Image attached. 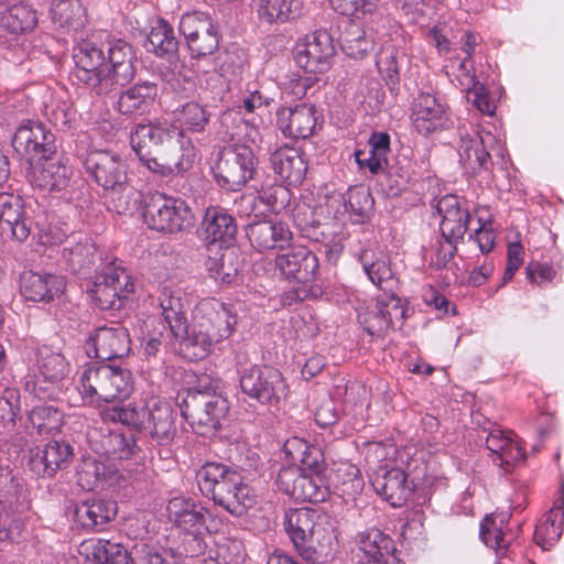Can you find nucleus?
<instances>
[{"label":"nucleus","mask_w":564,"mask_h":564,"mask_svg":"<svg viewBox=\"0 0 564 564\" xmlns=\"http://www.w3.org/2000/svg\"><path fill=\"white\" fill-rule=\"evenodd\" d=\"M130 145L141 166L160 178L184 175L196 158V149L182 128L158 120L135 124Z\"/></svg>","instance_id":"f257e3e1"},{"label":"nucleus","mask_w":564,"mask_h":564,"mask_svg":"<svg viewBox=\"0 0 564 564\" xmlns=\"http://www.w3.org/2000/svg\"><path fill=\"white\" fill-rule=\"evenodd\" d=\"M236 324L230 305L214 299L202 301L193 312L192 324L186 325V334L180 337V354L189 361L204 359L212 346L229 337Z\"/></svg>","instance_id":"f03ea898"},{"label":"nucleus","mask_w":564,"mask_h":564,"mask_svg":"<svg viewBox=\"0 0 564 564\" xmlns=\"http://www.w3.org/2000/svg\"><path fill=\"white\" fill-rule=\"evenodd\" d=\"M108 415L115 422L144 431L149 435L152 446L162 447L166 456L171 454L170 446L176 437L177 427L176 414L169 401L151 398L144 403L113 406L109 410Z\"/></svg>","instance_id":"7ed1b4c3"},{"label":"nucleus","mask_w":564,"mask_h":564,"mask_svg":"<svg viewBox=\"0 0 564 564\" xmlns=\"http://www.w3.org/2000/svg\"><path fill=\"white\" fill-rule=\"evenodd\" d=\"M284 524L293 547L307 564L326 563L332 557L336 538L317 510L291 509Z\"/></svg>","instance_id":"20e7f679"},{"label":"nucleus","mask_w":564,"mask_h":564,"mask_svg":"<svg viewBox=\"0 0 564 564\" xmlns=\"http://www.w3.org/2000/svg\"><path fill=\"white\" fill-rule=\"evenodd\" d=\"M80 380L82 395L90 403L123 400L133 391L130 370L107 362H89Z\"/></svg>","instance_id":"39448f33"},{"label":"nucleus","mask_w":564,"mask_h":564,"mask_svg":"<svg viewBox=\"0 0 564 564\" xmlns=\"http://www.w3.org/2000/svg\"><path fill=\"white\" fill-rule=\"evenodd\" d=\"M259 159L246 143L224 147L213 166L216 183L226 191H241L258 174Z\"/></svg>","instance_id":"423d86ee"},{"label":"nucleus","mask_w":564,"mask_h":564,"mask_svg":"<svg viewBox=\"0 0 564 564\" xmlns=\"http://www.w3.org/2000/svg\"><path fill=\"white\" fill-rule=\"evenodd\" d=\"M142 215L150 229L162 234L184 232L195 224V216L185 200L162 193L145 199Z\"/></svg>","instance_id":"0eeeda50"},{"label":"nucleus","mask_w":564,"mask_h":564,"mask_svg":"<svg viewBox=\"0 0 564 564\" xmlns=\"http://www.w3.org/2000/svg\"><path fill=\"white\" fill-rule=\"evenodd\" d=\"M182 416L200 436H212L220 427L229 404L227 399L209 391L191 390L180 405Z\"/></svg>","instance_id":"6e6552de"},{"label":"nucleus","mask_w":564,"mask_h":564,"mask_svg":"<svg viewBox=\"0 0 564 564\" xmlns=\"http://www.w3.org/2000/svg\"><path fill=\"white\" fill-rule=\"evenodd\" d=\"M91 300L104 311H120L128 295L134 292V284L126 269L108 264L94 281L87 282Z\"/></svg>","instance_id":"1a4fd4ad"},{"label":"nucleus","mask_w":564,"mask_h":564,"mask_svg":"<svg viewBox=\"0 0 564 564\" xmlns=\"http://www.w3.org/2000/svg\"><path fill=\"white\" fill-rule=\"evenodd\" d=\"M12 147L31 164L51 161L57 152L55 134L45 123L34 120H28L18 128Z\"/></svg>","instance_id":"9d476101"},{"label":"nucleus","mask_w":564,"mask_h":564,"mask_svg":"<svg viewBox=\"0 0 564 564\" xmlns=\"http://www.w3.org/2000/svg\"><path fill=\"white\" fill-rule=\"evenodd\" d=\"M243 393L261 404L278 405L289 394V387L281 371L274 367H252L240 378Z\"/></svg>","instance_id":"9b49d317"},{"label":"nucleus","mask_w":564,"mask_h":564,"mask_svg":"<svg viewBox=\"0 0 564 564\" xmlns=\"http://www.w3.org/2000/svg\"><path fill=\"white\" fill-rule=\"evenodd\" d=\"M358 322L370 336L382 337L395 322L406 317V308L395 294H383L375 302L360 305L357 310Z\"/></svg>","instance_id":"f8f14e48"},{"label":"nucleus","mask_w":564,"mask_h":564,"mask_svg":"<svg viewBox=\"0 0 564 564\" xmlns=\"http://www.w3.org/2000/svg\"><path fill=\"white\" fill-rule=\"evenodd\" d=\"M107 52L109 67L106 66L104 77L105 96L118 94L134 79L138 62L134 47L122 39L109 42Z\"/></svg>","instance_id":"ddd939ff"},{"label":"nucleus","mask_w":564,"mask_h":564,"mask_svg":"<svg viewBox=\"0 0 564 564\" xmlns=\"http://www.w3.org/2000/svg\"><path fill=\"white\" fill-rule=\"evenodd\" d=\"M276 488L296 501L318 503L329 490L325 478H312L296 465L282 466L275 479Z\"/></svg>","instance_id":"4468645a"},{"label":"nucleus","mask_w":564,"mask_h":564,"mask_svg":"<svg viewBox=\"0 0 564 564\" xmlns=\"http://www.w3.org/2000/svg\"><path fill=\"white\" fill-rule=\"evenodd\" d=\"M178 30L186 39L187 46L195 57L210 55L219 46L218 28L205 12L194 11L183 14Z\"/></svg>","instance_id":"2eb2a0df"},{"label":"nucleus","mask_w":564,"mask_h":564,"mask_svg":"<svg viewBox=\"0 0 564 564\" xmlns=\"http://www.w3.org/2000/svg\"><path fill=\"white\" fill-rule=\"evenodd\" d=\"M335 52L332 35L326 30H317L296 43L294 61L308 74L324 73L330 67Z\"/></svg>","instance_id":"dca6fc26"},{"label":"nucleus","mask_w":564,"mask_h":564,"mask_svg":"<svg viewBox=\"0 0 564 564\" xmlns=\"http://www.w3.org/2000/svg\"><path fill=\"white\" fill-rule=\"evenodd\" d=\"M75 77L98 96H105L106 57L100 45L89 40L74 48Z\"/></svg>","instance_id":"f3484780"},{"label":"nucleus","mask_w":564,"mask_h":564,"mask_svg":"<svg viewBox=\"0 0 564 564\" xmlns=\"http://www.w3.org/2000/svg\"><path fill=\"white\" fill-rule=\"evenodd\" d=\"M86 173L105 191L121 186L128 181L127 164L111 151L94 150L84 160Z\"/></svg>","instance_id":"a211bd4d"},{"label":"nucleus","mask_w":564,"mask_h":564,"mask_svg":"<svg viewBox=\"0 0 564 564\" xmlns=\"http://www.w3.org/2000/svg\"><path fill=\"white\" fill-rule=\"evenodd\" d=\"M274 263L282 278L304 285L315 280L319 269L316 254L303 246L279 253Z\"/></svg>","instance_id":"6ab92c4d"},{"label":"nucleus","mask_w":564,"mask_h":564,"mask_svg":"<svg viewBox=\"0 0 564 564\" xmlns=\"http://www.w3.org/2000/svg\"><path fill=\"white\" fill-rule=\"evenodd\" d=\"M97 361L107 362L123 359L131 351V338L127 327L119 323L100 326L89 336Z\"/></svg>","instance_id":"aec40b11"},{"label":"nucleus","mask_w":564,"mask_h":564,"mask_svg":"<svg viewBox=\"0 0 564 564\" xmlns=\"http://www.w3.org/2000/svg\"><path fill=\"white\" fill-rule=\"evenodd\" d=\"M74 457V449L64 441H50L43 447L30 451L28 466L42 478H53L58 470L68 468Z\"/></svg>","instance_id":"412c9836"},{"label":"nucleus","mask_w":564,"mask_h":564,"mask_svg":"<svg viewBox=\"0 0 564 564\" xmlns=\"http://www.w3.org/2000/svg\"><path fill=\"white\" fill-rule=\"evenodd\" d=\"M200 236L208 245L219 243L220 248L232 247L237 238L235 217L220 206H209L200 224Z\"/></svg>","instance_id":"4be33fe9"},{"label":"nucleus","mask_w":564,"mask_h":564,"mask_svg":"<svg viewBox=\"0 0 564 564\" xmlns=\"http://www.w3.org/2000/svg\"><path fill=\"white\" fill-rule=\"evenodd\" d=\"M371 485L376 492L392 507L402 506L412 492L406 473L399 467H389L387 464L379 466L375 471Z\"/></svg>","instance_id":"5701e85b"},{"label":"nucleus","mask_w":564,"mask_h":564,"mask_svg":"<svg viewBox=\"0 0 564 564\" xmlns=\"http://www.w3.org/2000/svg\"><path fill=\"white\" fill-rule=\"evenodd\" d=\"M276 122L285 137L306 139L314 133L318 123V115L314 105L300 104L294 108L279 109Z\"/></svg>","instance_id":"b1692460"},{"label":"nucleus","mask_w":564,"mask_h":564,"mask_svg":"<svg viewBox=\"0 0 564 564\" xmlns=\"http://www.w3.org/2000/svg\"><path fill=\"white\" fill-rule=\"evenodd\" d=\"M436 212L442 217L440 225L442 239L459 242L468 230L471 219L469 212L463 208L455 195L443 196L436 205Z\"/></svg>","instance_id":"393cba45"},{"label":"nucleus","mask_w":564,"mask_h":564,"mask_svg":"<svg viewBox=\"0 0 564 564\" xmlns=\"http://www.w3.org/2000/svg\"><path fill=\"white\" fill-rule=\"evenodd\" d=\"M0 223L2 229L7 227L17 241L29 238L33 221L25 212L22 196L12 192L0 193Z\"/></svg>","instance_id":"a878e982"},{"label":"nucleus","mask_w":564,"mask_h":564,"mask_svg":"<svg viewBox=\"0 0 564 564\" xmlns=\"http://www.w3.org/2000/svg\"><path fill=\"white\" fill-rule=\"evenodd\" d=\"M251 246L263 252L267 250H283L290 247L293 234L282 221L260 220L250 224L246 230Z\"/></svg>","instance_id":"bb28decb"},{"label":"nucleus","mask_w":564,"mask_h":564,"mask_svg":"<svg viewBox=\"0 0 564 564\" xmlns=\"http://www.w3.org/2000/svg\"><path fill=\"white\" fill-rule=\"evenodd\" d=\"M270 166L275 174V182L292 186L300 185L307 173V161L294 148L282 147L270 154Z\"/></svg>","instance_id":"cd10ccee"},{"label":"nucleus","mask_w":564,"mask_h":564,"mask_svg":"<svg viewBox=\"0 0 564 564\" xmlns=\"http://www.w3.org/2000/svg\"><path fill=\"white\" fill-rule=\"evenodd\" d=\"M166 514L175 527L195 535L205 527L208 511L192 498L174 497L167 502Z\"/></svg>","instance_id":"c85d7f7f"},{"label":"nucleus","mask_w":564,"mask_h":564,"mask_svg":"<svg viewBox=\"0 0 564 564\" xmlns=\"http://www.w3.org/2000/svg\"><path fill=\"white\" fill-rule=\"evenodd\" d=\"M158 91V85L150 80L139 82L124 90L120 89L116 109L124 116L150 113L155 104Z\"/></svg>","instance_id":"c756f323"},{"label":"nucleus","mask_w":564,"mask_h":564,"mask_svg":"<svg viewBox=\"0 0 564 564\" xmlns=\"http://www.w3.org/2000/svg\"><path fill=\"white\" fill-rule=\"evenodd\" d=\"M64 289V279L55 274L29 271L21 275L20 292L26 301L51 302L59 296Z\"/></svg>","instance_id":"7c9ffc66"},{"label":"nucleus","mask_w":564,"mask_h":564,"mask_svg":"<svg viewBox=\"0 0 564 564\" xmlns=\"http://www.w3.org/2000/svg\"><path fill=\"white\" fill-rule=\"evenodd\" d=\"M79 554L85 564H133L132 547L104 539H90L80 543Z\"/></svg>","instance_id":"2f4dec72"},{"label":"nucleus","mask_w":564,"mask_h":564,"mask_svg":"<svg viewBox=\"0 0 564 564\" xmlns=\"http://www.w3.org/2000/svg\"><path fill=\"white\" fill-rule=\"evenodd\" d=\"M359 260L369 280L384 294H395L399 280L391 269L388 254L381 250L366 248L361 251Z\"/></svg>","instance_id":"473e14b6"},{"label":"nucleus","mask_w":564,"mask_h":564,"mask_svg":"<svg viewBox=\"0 0 564 564\" xmlns=\"http://www.w3.org/2000/svg\"><path fill=\"white\" fill-rule=\"evenodd\" d=\"M212 500L229 513L240 517L256 503V495L240 475L232 481H228L227 486L219 490Z\"/></svg>","instance_id":"72a5a7b5"},{"label":"nucleus","mask_w":564,"mask_h":564,"mask_svg":"<svg viewBox=\"0 0 564 564\" xmlns=\"http://www.w3.org/2000/svg\"><path fill=\"white\" fill-rule=\"evenodd\" d=\"M241 474L234 467L216 460L205 462L196 470V481L202 494L213 498L219 490L227 486Z\"/></svg>","instance_id":"f704fd0d"},{"label":"nucleus","mask_w":564,"mask_h":564,"mask_svg":"<svg viewBox=\"0 0 564 564\" xmlns=\"http://www.w3.org/2000/svg\"><path fill=\"white\" fill-rule=\"evenodd\" d=\"M251 7L261 21L282 24L303 14L304 0H251Z\"/></svg>","instance_id":"c9c22d12"},{"label":"nucleus","mask_w":564,"mask_h":564,"mask_svg":"<svg viewBox=\"0 0 564 564\" xmlns=\"http://www.w3.org/2000/svg\"><path fill=\"white\" fill-rule=\"evenodd\" d=\"M459 163L466 174L475 176L489 170L491 156L485 148V138L475 134L462 137L458 145Z\"/></svg>","instance_id":"e433bc0d"},{"label":"nucleus","mask_w":564,"mask_h":564,"mask_svg":"<svg viewBox=\"0 0 564 564\" xmlns=\"http://www.w3.org/2000/svg\"><path fill=\"white\" fill-rule=\"evenodd\" d=\"M311 220L302 219L299 213L295 216V223L306 238L324 246L325 254L329 261H335L343 251V245L335 236L334 226L316 220L313 213H311Z\"/></svg>","instance_id":"4c0bfd02"},{"label":"nucleus","mask_w":564,"mask_h":564,"mask_svg":"<svg viewBox=\"0 0 564 564\" xmlns=\"http://www.w3.org/2000/svg\"><path fill=\"white\" fill-rule=\"evenodd\" d=\"M405 52L392 44H384L376 55V65L391 91L398 90L401 73L408 66Z\"/></svg>","instance_id":"58836bf2"},{"label":"nucleus","mask_w":564,"mask_h":564,"mask_svg":"<svg viewBox=\"0 0 564 564\" xmlns=\"http://www.w3.org/2000/svg\"><path fill=\"white\" fill-rule=\"evenodd\" d=\"M370 148L367 153L364 150L355 152L356 162L360 167H367L371 174H378L389 165L392 156L390 135L387 132H373L369 140Z\"/></svg>","instance_id":"ea45409f"},{"label":"nucleus","mask_w":564,"mask_h":564,"mask_svg":"<svg viewBox=\"0 0 564 564\" xmlns=\"http://www.w3.org/2000/svg\"><path fill=\"white\" fill-rule=\"evenodd\" d=\"M445 116V109L435 96L422 93L415 100L413 108V123L415 129L422 134H430L442 127Z\"/></svg>","instance_id":"a19ab883"},{"label":"nucleus","mask_w":564,"mask_h":564,"mask_svg":"<svg viewBox=\"0 0 564 564\" xmlns=\"http://www.w3.org/2000/svg\"><path fill=\"white\" fill-rule=\"evenodd\" d=\"M116 513L113 501L93 499L75 506L74 521L84 529L93 530L111 521Z\"/></svg>","instance_id":"79ce46f5"},{"label":"nucleus","mask_w":564,"mask_h":564,"mask_svg":"<svg viewBox=\"0 0 564 564\" xmlns=\"http://www.w3.org/2000/svg\"><path fill=\"white\" fill-rule=\"evenodd\" d=\"M178 44L173 26L167 21L159 19L152 25L144 46L148 52L171 59L176 55Z\"/></svg>","instance_id":"37998d69"},{"label":"nucleus","mask_w":564,"mask_h":564,"mask_svg":"<svg viewBox=\"0 0 564 564\" xmlns=\"http://www.w3.org/2000/svg\"><path fill=\"white\" fill-rule=\"evenodd\" d=\"M72 175V167L66 164L45 161V164L34 172L32 184L43 191L61 192L68 187Z\"/></svg>","instance_id":"c03bdc74"},{"label":"nucleus","mask_w":564,"mask_h":564,"mask_svg":"<svg viewBox=\"0 0 564 564\" xmlns=\"http://www.w3.org/2000/svg\"><path fill=\"white\" fill-rule=\"evenodd\" d=\"M224 249L219 258L209 257L205 265L212 279L220 284L230 285L238 278L242 263L235 249L231 247Z\"/></svg>","instance_id":"a18cd8bd"},{"label":"nucleus","mask_w":564,"mask_h":564,"mask_svg":"<svg viewBox=\"0 0 564 564\" xmlns=\"http://www.w3.org/2000/svg\"><path fill=\"white\" fill-rule=\"evenodd\" d=\"M63 258L68 269L80 275L89 274L100 260L95 243L88 239L64 248Z\"/></svg>","instance_id":"49530a36"},{"label":"nucleus","mask_w":564,"mask_h":564,"mask_svg":"<svg viewBox=\"0 0 564 564\" xmlns=\"http://www.w3.org/2000/svg\"><path fill=\"white\" fill-rule=\"evenodd\" d=\"M345 210L354 224H365L370 219L375 199L370 188L365 185L350 187L341 197Z\"/></svg>","instance_id":"de8ad7c7"},{"label":"nucleus","mask_w":564,"mask_h":564,"mask_svg":"<svg viewBox=\"0 0 564 564\" xmlns=\"http://www.w3.org/2000/svg\"><path fill=\"white\" fill-rule=\"evenodd\" d=\"M411 153L412 150L406 148L397 154H392L389 165L382 171L391 181L390 194L392 196L400 195L410 184L412 174Z\"/></svg>","instance_id":"09e8293b"},{"label":"nucleus","mask_w":564,"mask_h":564,"mask_svg":"<svg viewBox=\"0 0 564 564\" xmlns=\"http://www.w3.org/2000/svg\"><path fill=\"white\" fill-rule=\"evenodd\" d=\"M159 301L165 323L169 325L172 335L180 339L181 336L186 334L187 325L185 305L182 299L164 288L159 296Z\"/></svg>","instance_id":"8fccbe9b"},{"label":"nucleus","mask_w":564,"mask_h":564,"mask_svg":"<svg viewBox=\"0 0 564 564\" xmlns=\"http://www.w3.org/2000/svg\"><path fill=\"white\" fill-rule=\"evenodd\" d=\"M359 549L367 561H382L394 556L395 546L393 540L379 529H370L361 534Z\"/></svg>","instance_id":"3c124183"},{"label":"nucleus","mask_w":564,"mask_h":564,"mask_svg":"<svg viewBox=\"0 0 564 564\" xmlns=\"http://www.w3.org/2000/svg\"><path fill=\"white\" fill-rule=\"evenodd\" d=\"M106 192L108 193V209L118 215H133L141 207L142 194L133 186L129 185L128 181L121 186L113 187Z\"/></svg>","instance_id":"603ef678"},{"label":"nucleus","mask_w":564,"mask_h":564,"mask_svg":"<svg viewBox=\"0 0 564 564\" xmlns=\"http://www.w3.org/2000/svg\"><path fill=\"white\" fill-rule=\"evenodd\" d=\"M343 52L352 58H364L373 48V40L356 23H349L340 35Z\"/></svg>","instance_id":"864d4df0"},{"label":"nucleus","mask_w":564,"mask_h":564,"mask_svg":"<svg viewBox=\"0 0 564 564\" xmlns=\"http://www.w3.org/2000/svg\"><path fill=\"white\" fill-rule=\"evenodd\" d=\"M8 9L1 11L9 34H20L32 31L37 23L35 11L23 3L7 4Z\"/></svg>","instance_id":"5fc2aeb1"},{"label":"nucleus","mask_w":564,"mask_h":564,"mask_svg":"<svg viewBox=\"0 0 564 564\" xmlns=\"http://www.w3.org/2000/svg\"><path fill=\"white\" fill-rule=\"evenodd\" d=\"M29 420L40 434L59 431L63 413L54 405L39 404L29 412Z\"/></svg>","instance_id":"6e6d98bb"},{"label":"nucleus","mask_w":564,"mask_h":564,"mask_svg":"<svg viewBox=\"0 0 564 564\" xmlns=\"http://www.w3.org/2000/svg\"><path fill=\"white\" fill-rule=\"evenodd\" d=\"M210 113L205 107L189 101L177 111V120L193 132H203L209 123Z\"/></svg>","instance_id":"4d7b16f0"},{"label":"nucleus","mask_w":564,"mask_h":564,"mask_svg":"<svg viewBox=\"0 0 564 564\" xmlns=\"http://www.w3.org/2000/svg\"><path fill=\"white\" fill-rule=\"evenodd\" d=\"M40 373L46 381L56 382L62 380L67 373V361L56 352L41 351L37 360Z\"/></svg>","instance_id":"13d9d810"},{"label":"nucleus","mask_w":564,"mask_h":564,"mask_svg":"<svg viewBox=\"0 0 564 564\" xmlns=\"http://www.w3.org/2000/svg\"><path fill=\"white\" fill-rule=\"evenodd\" d=\"M259 199L265 204L272 213L279 214L291 200V193L283 183H274L259 191Z\"/></svg>","instance_id":"bf43d9fd"},{"label":"nucleus","mask_w":564,"mask_h":564,"mask_svg":"<svg viewBox=\"0 0 564 564\" xmlns=\"http://www.w3.org/2000/svg\"><path fill=\"white\" fill-rule=\"evenodd\" d=\"M199 98L203 101L216 105L223 101L228 94V82L220 73H209L205 77V85L200 87Z\"/></svg>","instance_id":"052dcab7"},{"label":"nucleus","mask_w":564,"mask_h":564,"mask_svg":"<svg viewBox=\"0 0 564 564\" xmlns=\"http://www.w3.org/2000/svg\"><path fill=\"white\" fill-rule=\"evenodd\" d=\"M83 8L78 0H59L51 9L52 19L61 26L79 24Z\"/></svg>","instance_id":"680f3d73"},{"label":"nucleus","mask_w":564,"mask_h":564,"mask_svg":"<svg viewBox=\"0 0 564 564\" xmlns=\"http://www.w3.org/2000/svg\"><path fill=\"white\" fill-rule=\"evenodd\" d=\"M328 2L339 14L361 19L376 11L378 0H328Z\"/></svg>","instance_id":"e2e57ef3"},{"label":"nucleus","mask_w":564,"mask_h":564,"mask_svg":"<svg viewBox=\"0 0 564 564\" xmlns=\"http://www.w3.org/2000/svg\"><path fill=\"white\" fill-rule=\"evenodd\" d=\"M299 463L297 467L312 478H325L327 464L324 453L318 446L311 445Z\"/></svg>","instance_id":"0e129e2a"},{"label":"nucleus","mask_w":564,"mask_h":564,"mask_svg":"<svg viewBox=\"0 0 564 564\" xmlns=\"http://www.w3.org/2000/svg\"><path fill=\"white\" fill-rule=\"evenodd\" d=\"M561 527L556 524V514L552 511L545 516V519L536 525L534 541L543 550L550 549L561 536Z\"/></svg>","instance_id":"69168bd1"},{"label":"nucleus","mask_w":564,"mask_h":564,"mask_svg":"<svg viewBox=\"0 0 564 564\" xmlns=\"http://www.w3.org/2000/svg\"><path fill=\"white\" fill-rule=\"evenodd\" d=\"M133 564H174L156 546L143 541L132 545Z\"/></svg>","instance_id":"338daca9"},{"label":"nucleus","mask_w":564,"mask_h":564,"mask_svg":"<svg viewBox=\"0 0 564 564\" xmlns=\"http://www.w3.org/2000/svg\"><path fill=\"white\" fill-rule=\"evenodd\" d=\"M479 535L487 546L496 550H507L508 547L505 533L501 527L496 524V520L492 516H486L481 521Z\"/></svg>","instance_id":"774afa93"}]
</instances>
